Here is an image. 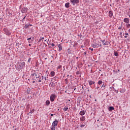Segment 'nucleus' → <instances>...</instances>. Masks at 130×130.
Wrapping results in <instances>:
<instances>
[{
  "instance_id": "5fc2aeb1",
  "label": "nucleus",
  "mask_w": 130,
  "mask_h": 130,
  "mask_svg": "<svg viewBox=\"0 0 130 130\" xmlns=\"http://www.w3.org/2000/svg\"><path fill=\"white\" fill-rule=\"evenodd\" d=\"M97 121H99V119H98V120H97Z\"/></svg>"
},
{
  "instance_id": "c03bdc74",
  "label": "nucleus",
  "mask_w": 130,
  "mask_h": 130,
  "mask_svg": "<svg viewBox=\"0 0 130 130\" xmlns=\"http://www.w3.org/2000/svg\"><path fill=\"white\" fill-rule=\"evenodd\" d=\"M51 116H53V114H51Z\"/></svg>"
},
{
  "instance_id": "dca6fc26",
  "label": "nucleus",
  "mask_w": 130,
  "mask_h": 130,
  "mask_svg": "<svg viewBox=\"0 0 130 130\" xmlns=\"http://www.w3.org/2000/svg\"><path fill=\"white\" fill-rule=\"evenodd\" d=\"M109 16L110 17H112V16H113V13H112V11L109 12Z\"/></svg>"
},
{
  "instance_id": "6e6552de",
  "label": "nucleus",
  "mask_w": 130,
  "mask_h": 130,
  "mask_svg": "<svg viewBox=\"0 0 130 130\" xmlns=\"http://www.w3.org/2000/svg\"><path fill=\"white\" fill-rule=\"evenodd\" d=\"M19 66L21 69H23V68H25V62H20V64H19Z\"/></svg>"
},
{
  "instance_id": "680f3d73",
  "label": "nucleus",
  "mask_w": 130,
  "mask_h": 130,
  "mask_svg": "<svg viewBox=\"0 0 130 130\" xmlns=\"http://www.w3.org/2000/svg\"><path fill=\"white\" fill-rule=\"evenodd\" d=\"M76 58L78 59V57H77Z\"/></svg>"
},
{
  "instance_id": "9b49d317",
  "label": "nucleus",
  "mask_w": 130,
  "mask_h": 130,
  "mask_svg": "<svg viewBox=\"0 0 130 130\" xmlns=\"http://www.w3.org/2000/svg\"><path fill=\"white\" fill-rule=\"evenodd\" d=\"M88 84H89V86H92V85L95 84V82H94L92 80H90L89 81H88Z\"/></svg>"
},
{
  "instance_id": "09e8293b",
  "label": "nucleus",
  "mask_w": 130,
  "mask_h": 130,
  "mask_svg": "<svg viewBox=\"0 0 130 130\" xmlns=\"http://www.w3.org/2000/svg\"><path fill=\"white\" fill-rule=\"evenodd\" d=\"M29 26H32V24H28Z\"/></svg>"
},
{
  "instance_id": "58836bf2",
  "label": "nucleus",
  "mask_w": 130,
  "mask_h": 130,
  "mask_svg": "<svg viewBox=\"0 0 130 130\" xmlns=\"http://www.w3.org/2000/svg\"><path fill=\"white\" fill-rule=\"evenodd\" d=\"M102 87H105V85L103 84V85L102 86L101 88H102Z\"/></svg>"
},
{
  "instance_id": "bf43d9fd",
  "label": "nucleus",
  "mask_w": 130,
  "mask_h": 130,
  "mask_svg": "<svg viewBox=\"0 0 130 130\" xmlns=\"http://www.w3.org/2000/svg\"><path fill=\"white\" fill-rule=\"evenodd\" d=\"M129 32H130V28H129Z\"/></svg>"
},
{
  "instance_id": "0eeeda50",
  "label": "nucleus",
  "mask_w": 130,
  "mask_h": 130,
  "mask_svg": "<svg viewBox=\"0 0 130 130\" xmlns=\"http://www.w3.org/2000/svg\"><path fill=\"white\" fill-rule=\"evenodd\" d=\"M27 11H28V8L27 7H24L22 9V13L24 14L25 13H27Z\"/></svg>"
},
{
  "instance_id": "72a5a7b5",
  "label": "nucleus",
  "mask_w": 130,
  "mask_h": 130,
  "mask_svg": "<svg viewBox=\"0 0 130 130\" xmlns=\"http://www.w3.org/2000/svg\"><path fill=\"white\" fill-rule=\"evenodd\" d=\"M76 74L77 75H80V71L76 72Z\"/></svg>"
},
{
  "instance_id": "e2e57ef3",
  "label": "nucleus",
  "mask_w": 130,
  "mask_h": 130,
  "mask_svg": "<svg viewBox=\"0 0 130 130\" xmlns=\"http://www.w3.org/2000/svg\"><path fill=\"white\" fill-rule=\"evenodd\" d=\"M129 18H130V15H129Z\"/></svg>"
},
{
  "instance_id": "4c0bfd02",
  "label": "nucleus",
  "mask_w": 130,
  "mask_h": 130,
  "mask_svg": "<svg viewBox=\"0 0 130 130\" xmlns=\"http://www.w3.org/2000/svg\"><path fill=\"white\" fill-rule=\"evenodd\" d=\"M86 54H87V52H84V54L85 55H86Z\"/></svg>"
},
{
  "instance_id": "bb28decb",
  "label": "nucleus",
  "mask_w": 130,
  "mask_h": 130,
  "mask_svg": "<svg viewBox=\"0 0 130 130\" xmlns=\"http://www.w3.org/2000/svg\"><path fill=\"white\" fill-rule=\"evenodd\" d=\"M101 41H102L103 44L104 45V43H105V42H106V41H105V40H101Z\"/></svg>"
},
{
  "instance_id": "c9c22d12",
  "label": "nucleus",
  "mask_w": 130,
  "mask_h": 130,
  "mask_svg": "<svg viewBox=\"0 0 130 130\" xmlns=\"http://www.w3.org/2000/svg\"><path fill=\"white\" fill-rule=\"evenodd\" d=\"M33 112H34V110H32V111H30L29 113H33Z\"/></svg>"
},
{
  "instance_id": "423d86ee",
  "label": "nucleus",
  "mask_w": 130,
  "mask_h": 130,
  "mask_svg": "<svg viewBox=\"0 0 130 130\" xmlns=\"http://www.w3.org/2000/svg\"><path fill=\"white\" fill-rule=\"evenodd\" d=\"M70 2L72 3L73 6H75V4H79V3H80V1L79 0H70Z\"/></svg>"
},
{
  "instance_id": "c85d7f7f",
  "label": "nucleus",
  "mask_w": 130,
  "mask_h": 130,
  "mask_svg": "<svg viewBox=\"0 0 130 130\" xmlns=\"http://www.w3.org/2000/svg\"><path fill=\"white\" fill-rule=\"evenodd\" d=\"M114 55H115V56H118V53H117L116 52H115L114 53Z\"/></svg>"
},
{
  "instance_id": "37998d69",
  "label": "nucleus",
  "mask_w": 130,
  "mask_h": 130,
  "mask_svg": "<svg viewBox=\"0 0 130 130\" xmlns=\"http://www.w3.org/2000/svg\"><path fill=\"white\" fill-rule=\"evenodd\" d=\"M124 37H125V38H127V36H125Z\"/></svg>"
},
{
  "instance_id": "f257e3e1",
  "label": "nucleus",
  "mask_w": 130,
  "mask_h": 130,
  "mask_svg": "<svg viewBox=\"0 0 130 130\" xmlns=\"http://www.w3.org/2000/svg\"><path fill=\"white\" fill-rule=\"evenodd\" d=\"M57 124H58V120L57 119H55V120L52 123L51 130H55V127L57 126Z\"/></svg>"
},
{
  "instance_id": "de8ad7c7",
  "label": "nucleus",
  "mask_w": 130,
  "mask_h": 130,
  "mask_svg": "<svg viewBox=\"0 0 130 130\" xmlns=\"http://www.w3.org/2000/svg\"><path fill=\"white\" fill-rule=\"evenodd\" d=\"M32 83H35V81H32Z\"/></svg>"
},
{
  "instance_id": "e433bc0d",
  "label": "nucleus",
  "mask_w": 130,
  "mask_h": 130,
  "mask_svg": "<svg viewBox=\"0 0 130 130\" xmlns=\"http://www.w3.org/2000/svg\"><path fill=\"white\" fill-rule=\"evenodd\" d=\"M42 82V80L40 79L39 80V82L40 83Z\"/></svg>"
},
{
  "instance_id": "49530a36",
  "label": "nucleus",
  "mask_w": 130,
  "mask_h": 130,
  "mask_svg": "<svg viewBox=\"0 0 130 130\" xmlns=\"http://www.w3.org/2000/svg\"><path fill=\"white\" fill-rule=\"evenodd\" d=\"M46 41H47V40H45L44 41L45 42H46Z\"/></svg>"
},
{
  "instance_id": "f03ea898",
  "label": "nucleus",
  "mask_w": 130,
  "mask_h": 130,
  "mask_svg": "<svg viewBox=\"0 0 130 130\" xmlns=\"http://www.w3.org/2000/svg\"><path fill=\"white\" fill-rule=\"evenodd\" d=\"M39 75L37 74V73H35L34 74H32L30 75V78H31L32 80L34 81L35 80H36V79H39Z\"/></svg>"
},
{
  "instance_id": "864d4df0",
  "label": "nucleus",
  "mask_w": 130,
  "mask_h": 130,
  "mask_svg": "<svg viewBox=\"0 0 130 130\" xmlns=\"http://www.w3.org/2000/svg\"><path fill=\"white\" fill-rule=\"evenodd\" d=\"M29 46H31V44H29Z\"/></svg>"
},
{
  "instance_id": "a878e982",
  "label": "nucleus",
  "mask_w": 130,
  "mask_h": 130,
  "mask_svg": "<svg viewBox=\"0 0 130 130\" xmlns=\"http://www.w3.org/2000/svg\"><path fill=\"white\" fill-rule=\"evenodd\" d=\"M73 46L74 47H77L78 46V43L74 44Z\"/></svg>"
},
{
  "instance_id": "7c9ffc66",
  "label": "nucleus",
  "mask_w": 130,
  "mask_h": 130,
  "mask_svg": "<svg viewBox=\"0 0 130 130\" xmlns=\"http://www.w3.org/2000/svg\"><path fill=\"white\" fill-rule=\"evenodd\" d=\"M126 27L127 28H130V24H127Z\"/></svg>"
},
{
  "instance_id": "412c9836",
  "label": "nucleus",
  "mask_w": 130,
  "mask_h": 130,
  "mask_svg": "<svg viewBox=\"0 0 130 130\" xmlns=\"http://www.w3.org/2000/svg\"><path fill=\"white\" fill-rule=\"evenodd\" d=\"M42 80H44V81H47L46 77L42 76Z\"/></svg>"
},
{
  "instance_id": "3c124183",
  "label": "nucleus",
  "mask_w": 130,
  "mask_h": 130,
  "mask_svg": "<svg viewBox=\"0 0 130 130\" xmlns=\"http://www.w3.org/2000/svg\"><path fill=\"white\" fill-rule=\"evenodd\" d=\"M76 88H74V91H76Z\"/></svg>"
},
{
  "instance_id": "ddd939ff",
  "label": "nucleus",
  "mask_w": 130,
  "mask_h": 130,
  "mask_svg": "<svg viewBox=\"0 0 130 130\" xmlns=\"http://www.w3.org/2000/svg\"><path fill=\"white\" fill-rule=\"evenodd\" d=\"M86 117L85 116H82L80 117V121H85Z\"/></svg>"
},
{
  "instance_id": "2eb2a0df",
  "label": "nucleus",
  "mask_w": 130,
  "mask_h": 130,
  "mask_svg": "<svg viewBox=\"0 0 130 130\" xmlns=\"http://www.w3.org/2000/svg\"><path fill=\"white\" fill-rule=\"evenodd\" d=\"M50 75L51 77H54V76H55V72H54V71H52L50 73Z\"/></svg>"
},
{
  "instance_id": "4be33fe9",
  "label": "nucleus",
  "mask_w": 130,
  "mask_h": 130,
  "mask_svg": "<svg viewBox=\"0 0 130 130\" xmlns=\"http://www.w3.org/2000/svg\"><path fill=\"white\" fill-rule=\"evenodd\" d=\"M102 83H103V82L102 81L99 80V81H98V84L99 85H101V84H102Z\"/></svg>"
},
{
  "instance_id": "2f4dec72",
  "label": "nucleus",
  "mask_w": 130,
  "mask_h": 130,
  "mask_svg": "<svg viewBox=\"0 0 130 130\" xmlns=\"http://www.w3.org/2000/svg\"><path fill=\"white\" fill-rule=\"evenodd\" d=\"M89 50H91V51H93V50H94V49L92 48H89Z\"/></svg>"
},
{
  "instance_id": "0e129e2a",
  "label": "nucleus",
  "mask_w": 130,
  "mask_h": 130,
  "mask_svg": "<svg viewBox=\"0 0 130 130\" xmlns=\"http://www.w3.org/2000/svg\"><path fill=\"white\" fill-rule=\"evenodd\" d=\"M119 29H120V27H119Z\"/></svg>"
},
{
  "instance_id": "603ef678",
  "label": "nucleus",
  "mask_w": 130,
  "mask_h": 130,
  "mask_svg": "<svg viewBox=\"0 0 130 130\" xmlns=\"http://www.w3.org/2000/svg\"><path fill=\"white\" fill-rule=\"evenodd\" d=\"M112 88H113V87H110V89H112Z\"/></svg>"
},
{
  "instance_id": "473e14b6",
  "label": "nucleus",
  "mask_w": 130,
  "mask_h": 130,
  "mask_svg": "<svg viewBox=\"0 0 130 130\" xmlns=\"http://www.w3.org/2000/svg\"><path fill=\"white\" fill-rule=\"evenodd\" d=\"M84 126H85V124H81L80 125V127H84Z\"/></svg>"
},
{
  "instance_id": "9d476101",
  "label": "nucleus",
  "mask_w": 130,
  "mask_h": 130,
  "mask_svg": "<svg viewBox=\"0 0 130 130\" xmlns=\"http://www.w3.org/2000/svg\"><path fill=\"white\" fill-rule=\"evenodd\" d=\"M58 47L59 48V51H61V50H62V45H61V44H59V45H58Z\"/></svg>"
},
{
  "instance_id": "13d9d810",
  "label": "nucleus",
  "mask_w": 130,
  "mask_h": 130,
  "mask_svg": "<svg viewBox=\"0 0 130 130\" xmlns=\"http://www.w3.org/2000/svg\"><path fill=\"white\" fill-rule=\"evenodd\" d=\"M47 72H48V71H47L46 72V73H47Z\"/></svg>"
},
{
  "instance_id": "cd10ccee",
  "label": "nucleus",
  "mask_w": 130,
  "mask_h": 130,
  "mask_svg": "<svg viewBox=\"0 0 130 130\" xmlns=\"http://www.w3.org/2000/svg\"><path fill=\"white\" fill-rule=\"evenodd\" d=\"M61 68V66L59 65V66L57 67V70H59V69H60Z\"/></svg>"
},
{
  "instance_id": "338daca9",
  "label": "nucleus",
  "mask_w": 130,
  "mask_h": 130,
  "mask_svg": "<svg viewBox=\"0 0 130 130\" xmlns=\"http://www.w3.org/2000/svg\"><path fill=\"white\" fill-rule=\"evenodd\" d=\"M68 77H69V75H68Z\"/></svg>"
},
{
  "instance_id": "a19ab883",
  "label": "nucleus",
  "mask_w": 130,
  "mask_h": 130,
  "mask_svg": "<svg viewBox=\"0 0 130 130\" xmlns=\"http://www.w3.org/2000/svg\"><path fill=\"white\" fill-rule=\"evenodd\" d=\"M125 35H128V33H125Z\"/></svg>"
},
{
  "instance_id": "052dcab7",
  "label": "nucleus",
  "mask_w": 130,
  "mask_h": 130,
  "mask_svg": "<svg viewBox=\"0 0 130 130\" xmlns=\"http://www.w3.org/2000/svg\"><path fill=\"white\" fill-rule=\"evenodd\" d=\"M41 41V39L39 40V41Z\"/></svg>"
},
{
  "instance_id": "69168bd1",
  "label": "nucleus",
  "mask_w": 130,
  "mask_h": 130,
  "mask_svg": "<svg viewBox=\"0 0 130 130\" xmlns=\"http://www.w3.org/2000/svg\"><path fill=\"white\" fill-rule=\"evenodd\" d=\"M101 76H103V75L102 74Z\"/></svg>"
},
{
  "instance_id": "39448f33",
  "label": "nucleus",
  "mask_w": 130,
  "mask_h": 130,
  "mask_svg": "<svg viewBox=\"0 0 130 130\" xmlns=\"http://www.w3.org/2000/svg\"><path fill=\"white\" fill-rule=\"evenodd\" d=\"M3 30L5 32V34L7 35L8 36H10V35H11V31H10V30H9V29H8L7 28H4Z\"/></svg>"
},
{
  "instance_id": "a211bd4d",
  "label": "nucleus",
  "mask_w": 130,
  "mask_h": 130,
  "mask_svg": "<svg viewBox=\"0 0 130 130\" xmlns=\"http://www.w3.org/2000/svg\"><path fill=\"white\" fill-rule=\"evenodd\" d=\"M66 8H70V3H66L65 4Z\"/></svg>"
},
{
  "instance_id": "aec40b11",
  "label": "nucleus",
  "mask_w": 130,
  "mask_h": 130,
  "mask_svg": "<svg viewBox=\"0 0 130 130\" xmlns=\"http://www.w3.org/2000/svg\"><path fill=\"white\" fill-rule=\"evenodd\" d=\"M109 44V42L106 41L105 43H104V45H108Z\"/></svg>"
},
{
  "instance_id": "f8f14e48",
  "label": "nucleus",
  "mask_w": 130,
  "mask_h": 130,
  "mask_svg": "<svg viewBox=\"0 0 130 130\" xmlns=\"http://www.w3.org/2000/svg\"><path fill=\"white\" fill-rule=\"evenodd\" d=\"M124 23H129V19L127 18H125L123 20Z\"/></svg>"
},
{
  "instance_id": "8fccbe9b",
  "label": "nucleus",
  "mask_w": 130,
  "mask_h": 130,
  "mask_svg": "<svg viewBox=\"0 0 130 130\" xmlns=\"http://www.w3.org/2000/svg\"><path fill=\"white\" fill-rule=\"evenodd\" d=\"M96 89H99V87H96Z\"/></svg>"
},
{
  "instance_id": "6e6d98bb",
  "label": "nucleus",
  "mask_w": 130,
  "mask_h": 130,
  "mask_svg": "<svg viewBox=\"0 0 130 130\" xmlns=\"http://www.w3.org/2000/svg\"><path fill=\"white\" fill-rule=\"evenodd\" d=\"M66 80H68V79H65V81H66Z\"/></svg>"
},
{
  "instance_id": "f3484780",
  "label": "nucleus",
  "mask_w": 130,
  "mask_h": 130,
  "mask_svg": "<svg viewBox=\"0 0 130 130\" xmlns=\"http://www.w3.org/2000/svg\"><path fill=\"white\" fill-rule=\"evenodd\" d=\"M49 104H50V101H49V100H47L46 101V105L47 106H48L49 105Z\"/></svg>"
},
{
  "instance_id": "4468645a",
  "label": "nucleus",
  "mask_w": 130,
  "mask_h": 130,
  "mask_svg": "<svg viewBox=\"0 0 130 130\" xmlns=\"http://www.w3.org/2000/svg\"><path fill=\"white\" fill-rule=\"evenodd\" d=\"M80 115L83 116L85 115V111L83 110L80 112L79 113Z\"/></svg>"
},
{
  "instance_id": "5701e85b",
  "label": "nucleus",
  "mask_w": 130,
  "mask_h": 130,
  "mask_svg": "<svg viewBox=\"0 0 130 130\" xmlns=\"http://www.w3.org/2000/svg\"><path fill=\"white\" fill-rule=\"evenodd\" d=\"M68 109H69V108H68V107H64V108L63 109V111H68Z\"/></svg>"
},
{
  "instance_id": "b1692460",
  "label": "nucleus",
  "mask_w": 130,
  "mask_h": 130,
  "mask_svg": "<svg viewBox=\"0 0 130 130\" xmlns=\"http://www.w3.org/2000/svg\"><path fill=\"white\" fill-rule=\"evenodd\" d=\"M51 87H55V83L52 82V84L51 85Z\"/></svg>"
},
{
  "instance_id": "ea45409f",
  "label": "nucleus",
  "mask_w": 130,
  "mask_h": 130,
  "mask_svg": "<svg viewBox=\"0 0 130 130\" xmlns=\"http://www.w3.org/2000/svg\"><path fill=\"white\" fill-rule=\"evenodd\" d=\"M83 47H84V45H81V48H83Z\"/></svg>"
},
{
  "instance_id": "393cba45",
  "label": "nucleus",
  "mask_w": 130,
  "mask_h": 130,
  "mask_svg": "<svg viewBox=\"0 0 130 130\" xmlns=\"http://www.w3.org/2000/svg\"><path fill=\"white\" fill-rule=\"evenodd\" d=\"M25 28L27 29V28H29V24H25Z\"/></svg>"
},
{
  "instance_id": "4d7b16f0",
  "label": "nucleus",
  "mask_w": 130,
  "mask_h": 130,
  "mask_svg": "<svg viewBox=\"0 0 130 130\" xmlns=\"http://www.w3.org/2000/svg\"><path fill=\"white\" fill-rule=\"evenodd\" d=\"M94 101H97V100H95Z\"/></svg>"
},
{
  "instance_id": "20e7f679",
  "label": "nucleus",
  "mask_w": 130,
  "mask_h": 130,
  "mask_svg": "<svg viewBox=\"0 0 130 130\" xmlns=\"http://www.w3.org/2000/svg\"><path fill=\"white\" fill-rule=\"evenodd\" d=\"M55 98H56V95H55V94H51L50 97V101L51 102H53V101H54Z\"/></svg>"
},
{
  "instance_id": "f704fd0d",
  "label": "nucleus",
  "mask_w": 130,
  "mask_h": 130,
  "mask_svg": "<svg viewBox=\"0 0 130 130\" xmlns=\"http://www.w3.org/2000/svg\"><path fill=\"white\" fill-rule=\"evenodd\" d=\"M51 46H52V47H54V46H55V45L53 43L51 44Z\"/></svg>"
},
{
  "instance_id": "7ed1b4c3",
  "label": "nucleus",
  "mask_w": 130,
  "mask_h": 130,
  "mask_svg": "<svg viewBox=\"0 0 130 130\" xmlns=\"http://www.w3.org/2000/svg\"><path fill=\"white\" fill-rule=\"evenodd\" d=\"M92 46L93 48H96V47H99V46L101 47V46H102V45H101V43H99V42H96L92 44Z\"/></svg>"
},
{
  "instance_id": "c756f323",
  "label": "nucleus",
  "mask_w": 130,
  "mask_h": 130,
  "mask_svg": "<svg viewBox=\"0 0 130 130\" xmlns=\"http://www.w3.org/2000/svg\"><path fill=\"white\" fill-rule=\"evenodd\" d=\"M31 58H28V61H27V62H30L31 61Z\"/></svg>"
},
{
  "instance_id": "6ab92c4d",
  "label": "nucleus",
  "mask_w": 130,
  "mask_h": 130,
  "mask_svg": "<svg viewBox=\"0 0 130 130\" xmlns=\"http://www.w3.org/2000/svg\"><path fill=\"white\" fill-rule=\"evenodd\" d=\"M109 111H112V110H114V107H110L109 108Z\"/></svg>"
},
{
  "instance_id": "79ce46f5",
  "label": "nucleus",
  "mask_w": 130,
  "mask_h": 130,
  "mask_svg": "<svg viewBox=\"0 0 130 130\" xmlns=\"http://www.w3.org/2000/svg\"><path fill=\"white\" fill-rule=\"evenodd\" d=\"M24 19H26V16L24 17V18H23V20H24Z\"/></svg>"
},
{
  "instance_id": "774afa93",
  "label": "nucleus",
  "mask_w": 130,
  "mask_h": 130,
  "mask_svg": "<svg viewBox=\"0 0 130 130\" xmlns=\"http://www.w3.org/2000/svg\"><path fill=\"white\" fill-rule=\"evenodd\" d=\"M129 11H130V9H129Z\"/></svg>"
},
{
  "instance_id": "1a4fd4ad",
  "label": "nucleus",
  "mask_w": 130,
  "mask_h": 130,
  "mask_svg": "<svg viewBox=\"0 0 130 130\" xmlns=\"http://www.w3.org/2000/svg\"><path fill=\"white\" fill-rule=\"evenodd\" d=\"M28 41V43H32L33 42V40H34V38H29L27 39Z\"/></svg>"
},
{
  "instance_id": "a18cd8bd",
  "label": "nucleus",
  "mask_w": 130,
  "mask_h": 130,
  "mask_svg": "<svg viewBox=\"0 0 130 130\" xmlns=\"http://www.w3.org/2000/svg\"><path fill=\"white\" fill-rule=\"evenodd\" d=\"M41 39H44V37H43V38H41Z\"/></svg>"
}]
</instances>
